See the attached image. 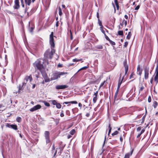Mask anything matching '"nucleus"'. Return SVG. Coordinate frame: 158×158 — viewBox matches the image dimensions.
<instances>
[{"instance_id": "nucleus-21", "label": "nucleus", "mask_w": 158, "mask_h": 158, "mask_svg": "<svg viewBox=\"0 0 158 158\" xmlns=\"http://www.w3.org/2000/svg\"><path fill=\"white\" fill-rule=\"evenodd\" d=\"M59 76H60H60L63 75L65 74H66L67 73L66 72H58Z\"/></svg>"}, {"instance_id": "nucleus-34", "label": "nucleus", "mask_w": 158, "mask_h": 158, "mask_svg": "<svg viewBox=\"0 0 158 158\" xmlns=\"http://www.w3.org/2000/svg\"><path fill=\"white\" fill-rule=\"evenodd\" d=\"M81 60V59L77 60V59H73V62H78V61H80Z\"/></svg>"}, {"instance_id": "nucleus-17", "label": "nucleus", "mask_w": 158, "mask_h": 158, "mask_svg": "<svg viewBox=\"0 0 158 158\" xmlns=\"http://www.w3.org/2000/svg\"><path fill=\"white\" fill-rule=\"evenodd\" d=\"M133 150L131 151L130 154V153H127L126 154L124 158H129L130 156L131 155L132 153V152H133Z\"/></svg>"}, {"instance_id": "nucleus-3", "label": "nucleus", "mask_w": 158, "mask_h": 158, "mask_svg": "<svg viewBox=\"0 0 158 158\" xmlns=\"http://www.w3.org/2000/svg\"><path fill=\"white\" fill-rule=\"evenodd\" d=\"M50 44L52 47L54 48L55 44L53 38V33L52 32L50 35Z\"/></svg>"}, {"instance_id": "nucleus-52", "label": "nucleus", "mask_w": 158, "mask_h": 158, "mask_svg": "<svg viewBox=\"0 0 158 158\" xmlns=\"http://www.w3.org/2000/svg\"><path fill=\"white\" fill-rule=\"evenodd\" d=\"M97 17L99 19V12H98V11L97 12Z\"/></svg>"}, {"instance_id": "nucleus-41", "label": "nucleus", "mask_w": 158, "mask_h": 158, "mask_svg": "<svg viewBox=\"0 0 158 158\" xmlns=\"http://www.w3.org/2000/svg\"><path fill=\"white\" fill-rule=\"evenodd\" d=\"M105 36L106 39L108 40L109 41L110 40L109 38L105 34Z\"/></svg>"}, {"instance_id": "nucleus-50", "label": "nucleus", "mask_w": 158, "mask_h": 158, "mask_svg": "<svg viewBox=\"0 0 158 158\" xmlns=\"http://www.w3.org/2000/svg\"><path fill=\"white\" fill-rule=\"evenodd\" d=\"M139 8V6L138 5L135 8V10H138Z\"/></svg>"}, {"instance_id": "nucleus-53", "label": "nucleus", "mask_w": 158, "mask_h": 158, "mask_svg": "<svg viewBox=\"0 0 158 158\" xmlns=\"http://www.w3.org/2000/svg\"><path fill=\"white\" fill-rule=\"evenodd\" d=\"M71 137V136L69 135H68L67 136V138L69 139Z\"/></svg>"}, {"instance_id": "nucleus-49", "label": "nucleus", "mask_w": 158, "mask_h": 158, "mask_svg": "<svg viewBox=\"0 0 158 158\" xmlns=\"http://www.w3.org/2000/svg\"><path fill=\"white\" fill-rule=\"evenodd\" d=\"M64 113H63V112H61V113H60V116L61 117H64Z\"/></svg>"}, {"instance_id": "nucleus-5", "label": "nucleus", "mask_w": 158, "mask_h": 158, "mask_svg": "<svg viewBox=\"0 0 158 158\" xmlns=\"http://www.w3.org/2000/svg\"><path fill=\"white\" fill-rule=\"evenodd\" d=\"M44 136L46 140V143H49L50 142L49 139V132L48 131H45L44 132Z\"/></svg>"}, {"instance_id": "nucleus-51", "label": "nucleus", "mask_w": 158, "mask_h": 158, "mask_svg": "<svg viewBox=\"0 0 158 158\" xmlns=\"http://www.w3.org/2000/svg\"><path fill=\"white\" fill-rule=\"evenodd\" d=\"M144 89V87L143 86L141 87L140 88L139 91H142L143 89Z\"/></svg>"}, {"instance_id": "nucleus-33", "label": "nucleus", "mask_w": 158, "mask_h": 158, "mask_svg": "<svg viewBox=\"0 0 158 158\" xmlns=\"http://www.w3.org/2000/svg\"><path fill=\"white\" fill-rule=\"evenodd\" d=\"M135 76V74L134 73H132L130 75V79L133 78L134 76Z\"/></svg>"}, {"instance_id": "nucleus-56", "label": "nucleus", "mask_w": 158, "mask_h": 158, "mask_svg": "<svg viewBox=\"0 0 158 158\" xmlns=\"http://www.w3.org/2000/svg\"><path fill=\"white\" fill-rule=\"evenodd\" d=\"M78 106H79L81 108L82 106V104L80 103H79L78 104Z\"/></svg>"}, {"instance_id": "nucleus-55", "label": "nucleus", "mask_w": 158, "mask_h": 158, "mask_svg": "<svg viewBox=\"0 0 158 158\" xmlns=\"http://www.w3.org/2000/svg\"><path fill=\"white\" fill-rule=\"evenodd\" d=\"M33 27H31V29L30 30V32H32L33 31Z\"/></svg>"}, {"instance_id": "nucleus-42", "label": "nucleus", "mask_w": 158, "mask_h": 158, "mask_svg": "<svg viewBox=\"0 0 158 158\" xmlns=\"http://www.w3.org/2000/svg\"><path fill=\"white\" fill-rule=\"evenodd\" d=\"M106 82V81H104L103 82H102L100 85V87L101 88L102 87L103 85Z\"/></svg>"}, {"instance_id": "nucleus-35", "label": "nucleus", "mask_w": 158, "mask_h": 158, "mask_svg": "<svg viewBox=\"0 0 158 158\" xmlns=\"http://www.w3.org/2000/svg\"><path fill=\"white\" fill-rule=\"evenodd\" d=\"M118 34L120 35H123V32L122 31H119L118 32Z\"/></svg>"}, {"instance_id": "nucleus-54", "label": "nucleus", "mask_w": 158, "mask_h": 158, "mask_svg": "<svg viewBox=\"0 0 158 158\" xmlns=\"http://www.w3.org/2000/svg\"><path fill=\"white\" fill-rule=\"evenodd\" d=\"M144 131L145 130L144 129H143L141 130V132L140 133L142 134L144 132Z\"/></svg>"}, {"instance_id": "nucleus-4", "label": "nucleus", "mask_w": 158, "mask_h": 158, "mask_svg": "<svg viewBox=\"0 0 158 158\" xmlns=\"http://www.w3.org/2000/svg\"><path fill=\"white\" fill-rule=\"evenodd\" d=\"M144 78L145 79H147L148 78L149 74V67L146 66L144 69Z\"/></svg>"}, {"instance_id": "nucleus-2", "label": "nucleus", "mask_w": 158, "mask_h": 158, "mask_svg": "<svg viewBox=\"0 0 158 158\" xmlns=\"http://www.w3.org/2000/svg\"><path fill=\"white\" fill-rule=\"evenodd\" d=\"M55 52L54 49L51 48V50L48 49L44 53V56L47 58L51 59L53 54Z\"/></svg>"}, {"instance_id": "nucleus-18", "label": "nucleus", "mask_w": 158, "mask_h": 158, "mask_svg": "<svg viewBox=\"0 0 158 158\" xmlns=\"http://www.w3.org/2000/svg\"><path fill=\"white\" fill-rule=\"evenodd\" d=\"M154 77V81L156 83H158V74H155Z\"/></svg>"}, {"instance_id": "nucleus-23", "label": "nucleus", "mask_w": 158, "mask_h": 158, "mask_svg": "<svg viewBox=\"0 0 158 158\" xmlns=\"http://www.w3.org/2000/svg\"><path fill=\"white\" fill-rule=\"evenodd\" d=\"M42 102L44 103L45 105L49 107L50 106V104L46 102V101H42Z\"/></svg>"}, {"instance_id": "nucleus-59", "label": "nucleus", "mask_w": 158, "mask_h": 158, "mask_svg": "<svg viewBox=\"0 0 158 158\" xmlns=\"http://www.w3.org/2000/svg\"><path fill=\"white\" fill-rule=\"evenodd\" d=\"M124 17H125V18L126 19H127L128 18V16L127 15H125L124 16Z\"/></svg>"}, {"instance_id": "nucleus-6", "label": "nucleus", "mask_w": 158, "mask_h": 158, "mask_svg": "<svg viewBox=\"0 0 158 158\" xmlns=\"http://www.w3.org/2000/svg\"><path fill=\"white\" fill-rule=\"evenodd\" d=\"M41 108V106L39 104L34 106L33 107L31 108L29 110L31 112H33L35 111L39 110Z\"/></svg>"}, {"instance_id": "nucleus-48", "label": "nucleus", "mask_w": 158, "mask_h": 158, "mask_svg": "<svg viewBox=\"0 0 158 158\" xmlns=\"http://www.w3.org/2000/svg\"><path fill=\"white\" fill-rule=\"evenodd\" d=\"M141 127H138L137 129V130L138 131H139L141 130Z\"/></svg>"}, {"instance_id": "nucleus-29", "label": "nucleus", "mask_w": 158, "mask_h": 158, "mask_svg": "<svg viewBox=\"0 0 158 158\" xmlns=\"http://www.w3.org/2000/svg\"><path fill=\"white\" fill-rule=\"evenodd\" d=\"M16 120L17 122L20 123L22 119L21 117H18L17 118Z\"/></svg>"}, {"instance_id": "nucleus-22", "label": "nucleus", "mask_w": 158, "mask_h": 158, "mask_svg": "<svg viewBox=\"0 0 158 158\" xmlns=\"http://www.w3.org/2000/svg\"><path fill=\"white\" fill-rule=\"evenodd\" d=\"M114 3L117 9V10H119V6L117 2V0H114Z\"/></svg>"}, {"instance_id": "nucleus-8", "label": "nucleus", "mask_w": 158, "mask_h": 158, "mask_svg": "<svg viewBox=\"0 0 158 158\" xmlns=\"http://www.w3.org/2000/svg\"><path fill=\"white\" fill-rule=\"evenodd\" d=\"M41 73L44 78L45 82H48L50 81V79L48 77L47 74L45 72H42Z\"/></svg>"}, {"instance_id": "nucleus-14", "label": "nucleus", "mask_w": 158, "mask_h": 158, "mask_svg": "<svg viewBox=\"0 0 158 158\" xmlns=\"http://www.w3.org/2000/svg\"><path fill=\"white\" fill-rule=\"evenodd\" d=\"M124 65L125 69V75H126L128 70V66L127 64V62L125 61L124 62Z\"/></svg>"}, {"instance_id": "nucleus-43", "label": "nucleus", "mask_w": 158, "mask_h": 158, "mask_svg": "<svg viewBox=\"0 0 158 158\" xmlns=\"http://www.w3.org/2000/svg\"><path fill=\"white\" fill-rule=\"evenodd\" d=\"M88 68V67L87 66H85L84 67H83L80 69V70H84V69H85Z\"/></svg>"}, {"instance_id": "nucleus-16", "label": "nucleus", "mask_w": 158, "mask_h": 158, "mask_svg": "<svg viewBox=\"0 0 158 158\" xmlns=\"http://www.w3.org/2000/svg\"><path fill=\"white\" fill-rule=\"evenodd\" d=\"M6 108V107L5 106L2 104H0V111H2L5 110Z\"/></svg>"}, {"instance_id": "nucleus-36", "label": "nucleus", "mask_w": 158, "mask_h": 158, "mask_svg": "<svg viewBox=\"0 0 158 158\" xmlns=\"http://www.w3.org/2000/svg\"><path fill=\"white\" fill-rule=\"evenodd\" d=\"M96 48L98 49H102L103 48L102 46V45H98L96 47Z\"/></svg>"}, {"instance_id": "nucleus-7", "label": "nucleus", "mask_w": 158, "mask_h": 158, "mask_svg": "<svg viewBox=\"0 0 158 158\" xmlns=\"http://www.w3.org/2000/svg\"><path fill=\"white\" fill-rule=\"evenodd\" d=\"M58 74V72H56L53 73L52 74V76L51 78V80H55L59 78H60V76H59V75Z\"/></svg>"}, {"instance_id": "nucleus-13", "label": "nucleus", "mask_w": 158, "mask_h": 158, "mask_svg": "<svg viewBox=\"0 0 158 158\" xmlns=\"http://www.w3.org/2000/svg\"><path fill=\"white\" fill-rule=\"evenodd\" d=\"M98 91H96V92L94 93L93 97V102L94 103H95L97 100V96H98Z\"/></svg>"}, {"instance_id": "nucleus-9", "label": "nucleus", "mask_w": 158, "mask_h": 158, "mask_svg": "<svg viewBox=\"0 0 158 158\" xmlns=\"http://www.w3.org/2000/svg\"><path fill=\"white\" fill-rule=\"evenodd\" d=\"M6 127L9 128H12L15 130H17L18 129L17 126L16 125L10 124L9 123H7Z\"/></svg>"}, {"instance_id": "nucleus-47", "label": "nucleus", "mask_w": 158, "mask_h": 158, "mask_svg": "<svg viewBox=\"0 0 158 158\" xmlns=\"http://www.w3.org/2000/svg\"><path fill=\"white\" fill-rule=\"evenodd\" d=\"M70 103L72 104H76L77 103V102L76 101H73L70 102Z\"/></svg>"}, {"instance_id": "nucleus-44", "label": "nucleus", "mask_w": 158, "mask_h": 158, "mask_svg": "<svg viewBox=\"0 0 158 158\" xmlns=\"http://www.w3.org/2000/svg\"><path fill=\"white\" fill-rule=\"evenodd\" d=\"M109 42H110V43L112 45H115V43L114 42L112 41V40H110Z\"/></svg>"}, {"instance_id": "nucleus-15", "label": "nucleus", "mask_w": 158, "mask_h": 158, "mask_svg": "<svg viewBox=\"0 0 158 158\" xmlns=\"http://www.w3.org/2000/svg\"><path fill=\"white\" fill-rule=\"evenodd\" d=\"M24 79L27 82L28 80H29L31 82V81L32 80V78L31 77V76L30 75L26 77Z\"/></svg>"}, {"instance_id": "nucleus-58", "label": "nucleus", "mask_w": 158, "mask_h": 158, "mask_svg": "<svg viewBox=\"0 0 158 158\" xmlns=\"http://www.w3.org/2000/svg\"><path fill=\"white\" fill-rule=\"evenodd\" d=\"M119 89H117V90L115 93V94H118V91H119Z\"/></svg>"}, {"instance_id": "nucleus-10", "label": "nucleus", "mask_w": 158, "mask_h": 158, "mask_svg": "<svg viewBox=\"0 0 158 158\" xmlns=\"http://www.w3.org/2000/svg\"><path fill=\"white\" fill-rule=\"evenodd\" d=\"M122 76V74L121 73L120 74V76L119 80L118 82V88H117L118 89H119V88L120 86V85H121V84L122 83V82L124 79V76H123L122 77V78L121 79Z\"/></svg>"}, {"instance_id": "nucleus-39", "label": "nucleus", "mask_w": 158, "mask_h": 158, "mask_svg": "<svg viewBox=\"0 0 158 158\" xmlns=\"http://www.w3.org/2000/svg\"><path fill=\"white\" fill-rule=\"evenodd\" d=\"M103 27H100V30H101V31L105 35V31L103 30Z\"/></svg>"}, {"instance_id": "nucleus-25", "label": "nucleus", "mask_w": 158, "mask_h": 158, "mask_svg": "<svg viewBox=\"0 0 158 158\" xmlns=\"http://www.w3.org/2000/svg\"><path fill=\"white\" fill-rule=\"evenodd\" d=\"M158 103L156 101H154L153 104V106L155 108H156L157 106Z\"/></svg>"}, {"instance_id": "nucleus-37", "label": "nucleus", "mask_w": 158, "mask_h": 158, "mask_svg": "<svg viewBox=\"0 0 158 158\" xmlns=\"http://www.w3.org/2000/svg\"><path fill=\"white\" fill-rule=\"evenodd\" d=\"M109 131H108V135H109L110 134V133L111 131V127H110V124H109Z\"/></svg>"}, {"instance_id": "nucleus-61", "label": "nucleus", "mask_w": 158, "mask_h": 158, "mask_svg": "<svg viewBox=\"0 0 158 158\" xmlns=\"http://www.w3.org/2000/svg\"><path fill=\"white\" fill-rule=\"evenodd\" d=\"M139 76H141L142 74V71L137 73Z\"/></svg>"}, {"instance_id": "nucleus-46", "label": "nucleus", "mask_w": 158, "mask_h": 158, "mask_svg": "<svg viewBox=\"0 0 158 158\" xmlns=\"http://www.w3.org/2000/svg\"><path fill=\"white\" fill-rule=\"evenodd\" d=\"M148 101L149 102H150L151 101V98L150 96H149L148 98Z\"/></svg>"}, {"instance_id": "nucleus-31", "label": "nucleus", "mask_w": 158, "mask_h": 158, "mask_svg": "<svg viewBox=\"0 0 158 158\" xmlns=\"http://www.w3.org/2000/svg\"><path fill=\"white\" fill-rule=\"evenodd\" d=\"M131 36V32H129L128 35L127 36V38L128 39H129Z\"/></svg>"}, {"instance_id": "nucleus-60", "label": "nucleus", "mask_w": 158, "mask_h": 158, "mask_svg": "<svg viewBox=\"0 0 158 158\" xmlns=\"http://www.w3.org/2000/svg\"><path fill=\"white\" fill-rule=\"evenodd\" d=\"M141 135V134L140 133H139L137 136V138L139 137Z\"/></svg>"}, {"instance_id": "nucleus-40", "label": "nucleus", "mask_w": 158, "mask_h": 158, "mask_svg": "<svg viewBox=\"0 0 158 158\" xmlns=\"http://www.w3.org/2000/svg\"><path fill=\"white\" fill-rule=\"evenodd\" d=\"M20 1H21V5H22V6L23 7H24V4L23 0H20Z\"/></svg>"}, {"instance_id": "nucleus-63", "label": "nucleus", "mask_w": 158, "mask_h": 158, "mask_svg": "<svg viewBox=\"0 0 158 158\" xmlns=\"http://www.w3.org/2000/svg\"><path fill=\"white\" fill-rule=\"evenodd\" d=\"M127 44H128V43L127 42H126L125 43L124 46L126 47L127 46Z\"/></svg>"}, {"instance_id": "nucleus-19", "label": "nucleus", "mask_w": 158, "mask_h": 158, "mask_svg": "<svg viewBox=\"0 0 158 158\" xmlns=\"http://www.w3.org/2000/svg\"><path fill=\"white\" fill-rule=\"evenodd\" d=\"M25 2L27 5L29 6L31 2V0H24Z\"/></svg>"}, {"instance_id": "nucleus-30", "label": "nucleus", "mask_w": 158, "mask_h": 158, "mask_svg": "<svg viewBox=\"0 0 158 158\" xmlns=\"http://www.w3.org/2000/svg\"><path fill=\"white\" fill-rule=\"evenodd\" d=\"M56 107L58 109H60L61 107V105L59 103H57L56 105Z\"/></svg>"}, {"instance_id": "nucleus-64", "label": "nucleus", "mask_w": 158, "mask_h": 158, "mask_svg": "<svg viewBox=\"0 0 158 158\" xmlns=\"http://www.w3.org/2000/svg\"><path fill=\"white\" fill-rule=\"evenodd\" d=\"M62 7L63 8H65V6L64 5H62Z\"/></svg>"}, {"instance_id": "nucleus-32", "label": "nucleus", "mask_w": 158, "mask_h": 158, "mask_svg": "<svg viewBox=\"0 0 158 158\" xmlns=\"http://www.w3.org/2000/svg\"><path fill=\"white\" fill-rule=\"evenodd\" d=\"M141 71H142V70L140 69V66H138L137 69V73Z\"/></svg>"}, {"instance_id": "nucleus-57", "label": "nucleus", "mask_w": 158, "mask_h": 158, "mask_svg": "<svg viewBox=\"0 0 158 158\" xmlns=\"http://www.w3.org/2000/svg\"><path fill=\"white\" fill-rule=\"evenodd\" d=\"M153 78L152 77L151 80H150V83L152 84V82H153Z\"/></svg>"}, {"instance_id": "nucleus-38", "label": "nucleus", "mask_w": 158, "mask_h": 158, "mask_svg": "<svg viewBox=\"0 0 158 158\" xmlns=\"http://www.w3.org/2000/svg\"><path fill=\"white\" fill-rule=\"evenodd\" d=\"M118 132L117 131H115L113 133L112 135H114L118 134Z\"/></svg>"}, {"instance_id": "nucleus-24", "label": "nucleus", "mask_w": 158, "mask_h": 158, "mask_svg": "<svg viewBox=\"0 0 158 158\" xmlns=\"http://www.w3.org/2000/svg\"><path fill=\"white\" fill-rule=\"evenodd\" d=\"M155 74H158V60L157 61V65L156 69Z\"/></svg>"}, {"instance_id": "nucleus-20", "label": "nucleus", "mask_w": 158, "mask_h": 158, "mask_svg": "<svg viewBox=\"0 0 158 158\" xmlns=\"http://www.w3.org/2000/svg\"><path fill=\"white\" fill-rule=\"evenodd\" d=\"M51 102L52 104L53 105H56L57 103V102L55 100H52L50 101Z\"/></svg>"}, {"instance_id": "nucleus-62", "label": "nucleus", "mask_w": 158, "mask_h": 158, "mask_svg": "<svg viewBox=\"0 0 158 158\" xmlns=\"http://www.w3.org/2000/svg\"><path fill=\"white\" fill-rule=\"evenodd\" d=\"M69 103H70V102H64V103L67 104H69Z\"/></svg>"}, {"instance_id": "nucleus-45", "label": "nucleus", "mask_w": 158, "mask_h": 158, "mask_svg": "<svg viewBox=\"0 0 158 158\" xmlns=\"http://www.w3.org/2000/svg\"><path fill=\"white\" fill-rule=\"evenodd\" d=\"M123 23H124V24H125V26H126L127 25V21L125 20H123Z\"/></svg>"}, {"instance_id": "nucleus-27", "label": "nucleus", "mask_w": 158, "mask_h": 158, "mask_svg": "<svg viewBox=\"0 0 158 158\" xmlns=\"http://www.w3.org/2000/svg\"><path fill=\"white\" fill-rule=\"evenodd\" d=\"M75 133V130L74 129H72L70 132V134L72 135H73Z\"/></svg>"}, {"instance_id": "nucleus-26", "label": "nucleus", "mask_w": 158, "mask_h": 158, "mask_svg": "<svg viewBox=\"0 0 158 158\" xmlns=\"http://www.w3.org/2000/svg\"><path fill=\"white\" fill-rule=\"evenodd\" d=\"M98 23L99 25L100 26V27H103V26L102 24V23L99 19H98Z\"/></svg>"}, {"instance_id": "nucleus-1", "label": "nucleus", "mask_w": 158, "mask_h": 158, "mask_svg": "<svg viewBox=\"0 0 158 158\" xmlns=\"http://www.w3.org/2000/svg\"><path fill=\"white\" fill-rule=\"evenodd\" d=\"M44 60L43 59H39L36 60L33 64V65L35 69L39 70L41 73L46 71V69L43 66Z\"/></svg>"}, {"instance_id": "nucleus-12", "label": "nucleus", "mask_w": 158, "mask_h": 158, "mask_svg": "<svg viewBox=\"0 0 158 158\" xmlns=\"http://www.w3.org/2000/svg\"><path fill=\"white\" fill-rule=\"evenodd\" d=\"M68 86L67 85H57L56 86V88L57 89H63L67 88Z\"/></svg>"}, {"instance_id": "nucleus-28", "label": "nucleus", "mask_w": 158, "mask_h": 158, "mask_svg": "<svg viewBox=\"0 0 158 158\" xmlns=\"http://www.w3.org/2000/svg\"><path fill=\"white\" fill-rule=\"evenodd\" d=\"M58 10L59 15L61 16L62 15V12L61 10L60 7H58Z\"/></svg>"}, {"instance_id": "nucleus-11", "label": "nucleus", "mask_w": 158, "mask_h": 158, "mask_svg": "<svg viewBox=\"0 0 158 158\" xmlns=\"http://www.w3.org/2000/svg\"><path fill=\"white\" fill-rule=\"evenodd\" d=\"M20 7L19 5V0H15V5L14 6V8L15 9H18Z\"/></svg>"}]
</instances>
